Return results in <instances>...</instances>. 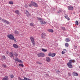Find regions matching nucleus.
Returning <instances> with one entry per match:
<instances>
[{
	"label": "nucleus",
	"mask_w": 80,
	"mask_h": 80,
	"mask_svg": "<svg viewBox=\"0 0 80 80\" xmlns=\"http://www.w3.org/2000/svg\"><path fill=\"white\" fill-rule=\"evenodd\" d=\"M75 61L74 60H69V62L67 63V65L69 68H73L72 65L71 64L72 63H75Z\"/></svg>",
	"instance_id": "1"
},
{
	"label": "nucleus",
	"mask_w": 80,
	"mask_h": 80,
	"mask_svg": "<svg viewBox=\"0 0 80 80\" xmlns=\"http://www.w3.org/2000/svg\"><path fill=\"white\" fill-rule=\"evenodd\" d=\"M7 37L9 38V39H10L11 40H14V42H17V41L16 40V39L14 37V36L13 35H12V34H8L7 35Z\"/></svg>",
	"instance_id": "2"
},
{
	"label": "nucleus",
	"mask_w": 80,
	"mask_h": 80,
	"mask_svg": "<svg viewBox=\"0 0 80 80\" xmlns=\"http://www.w3.org/2000/svg\"><path fill=\"white\" fill-rule=\"evenodd\" d=\"M37 55L38 57H45V54L43 52H40L37 54Z\"/></svg>",
	"instance_id": "3"
},
{
	"label": "nucleus",
	"mask_w": 80,
	"mask_h": 80,
	"mask_svg": "<svg viewBox=\"0 0 80 80\" xmlns=\"http://www.w3.org/2000/svg\"><path fill=\"white\" fill-rule=\"evenodd\" d=\"M31 3L32 4V6H34V7H38V4H37V3L33 1H31Z\"/></svg>",
	"instance_id": "4"
},
{
	"label": "nucleus",
	"mask_w": 80,
	"mask_h": 80,
	"mask_svg": "<svg viewBox=\"0 0 80 80\" xmlns=\"http://www.w3.org/2000/svg\"><path fill=\"white\" fill-rule=\"evenodd\" d=\"M30 39L32 43L34 46V45H35V41L34 40V38L33 37H30Z\"/></svg>",
	"instance_id": "5"
},
{
	"label": "nucleus",
	"mask_w": 80,
	"mask_h": 80,
	"mask_svg": "<svg viewBox=\"0 0 80 80\" xmlns=\"http://www.w3.org/2000/svg\"><path fill=\"white\" fill-rule=\"evenodd\" d=\"M15 61H17V62H18L19 63H22L23 62L21 60H19L18 58H16L15 59H14Z\"/></svg>",
	"instance_id": "6"
},
{
	"label": "nucleus",
	"mask_w": 80,
	"mask_h": 80,
	"mask_svg": "<svg viewBox=\"0 0 80 80\" xmlns=\"http://www.w3.org/2000/svg\"><path fill=\"white\" fill-rule=\"evenodd\" d=\"M69 10H73V7L71 6H69L68 7Z\"/></svg>",
	"instance_id": "7"
},
{
	"label": "nucleus",
	"mask_w": 80,
	"mask_h": 80,
	"mask_svg": "<svg viewBox=\"0 0 80 80\" xmlns=\"http://www.w3.org/2000/svg\"><path fill=\"white\" fill-rule=\"evenodd\" d=\"M45 37H46V34L44 32L42 33L41 34L42 38H45Z\"/></svg>",
	"instance_id": "8"
},
{
	"label": "nucleus",
	"mask_w": 80,
	"mask_h": 80,
	"mask_svg": "<svg viewBox=\"0 0 80 80\" xmlns=\"http://www.w3.org/2000/svg\"><path fill=\"white\" fill-rule=\"evenodd\" d=\"M13 46L14 48H18V46L16 44H13Z\"/></svg>",
	"instance_id": "9"
},
{
	"label": "nucleus",
	"mask_w": 80,
	"mask_h": 80,
	"mask_svg": "<svg viewBox=\"0 0 80 80\" xmlns=\"http://www.w3.org/2000/svg\"><path fill=\"white\" fill-rule=\"evenodd\" d=\"M2 22H5V23H6L7 24H10V22H9L4 19H2Z\"/></svg>",
	"instance_id": "10"
},
{
	"label": "nucleus",
	"mask_w": 80,
	"mask_h": 80,
	"mask_svg": "<svg viewBox=\"0 0 80 80\" xmlns=\"http://www.w3.org/2000/svg\"><path fill=\"white\" fill-rule=\"evenodd\" d=\"M24 79H22L20 78H19V80H31V79L27 78H25V77H24Z\"/></svg>",
	"instance_id": "11"
},
{
	"label": "nucleus",
	"mask_w": 80,
	"mask_h": 80,
	"mask_svg": "<svg viewBox=\"0 0 80 80\" xmlns=\"http://www.w3.org/2000/svg\"><path fill=\"white\" fill-rule=\"evenodd\" d=\"M8 76H6L5 77L2 78V80H8Z\"/></svg>",
	"instance_id": "12"
},
{
	"label": "nucleus",
	"mask_w": 80,
	"mask_h": 80,
	"mask_svg": "<svg viewBox=\"0 0 80 80\" xmlns=\"http://www.w3.org/2000/svg\"><path fill=\"white\" fill-rule=\"evenodd\" d=\"M46 60L47 62H49L50 61V59L49 57H47L46 58Z\"/></svg>",
	"instance_id": "13"
},
{
	"label": "nucleus",
	"mask_w": 80,
	"mask_h": 80,
	"mask_svg": "<svg viewBox=\"0 0 80 80\" xmlns=\"http://www.w3.org/2000/svg\"><path fill=\"white\" fill-rule=\"evenodd\" d=\"M72 75H73L75 76L76 77H77V76H78V73L75 72H74L72 73Z\"/></svg>",
	"instance_id": "14"
},
{
	"label": "nucleus",
	"mask_w": 80,
	"mask_h": 80,
	"mask_svg": "<svg viewBox=\"0 0 80 80\" xmlns=\"http://www.w3.org/2000/svg\"><path fill=\"white\" fill-rule=\"evenodd\" d=\"M26 15L27 17H29L30 16V13H29V12H28V11L27 10L26 11Z\"/></svg>",
	"instance_id": "15"
},
{
	"label": "nucleus",
	"mask_w": 80,
	"mask_h": 80,
	"mask_svg": "<svg viewBox=\"0 0 80 80\" xmlns=\"http://www.w3.org/2000/svg\"><path fill=\"white\" fill-rule=\"evenodd\" d=\"M9 56L11 58L13 57V52H11L9 53Z\"/></svg>",
	"instance_id": "16"
},
{
	"label": "nucleus",
	"mask_w": 80,
	"mask_h": 80,
	"mask_svg": "<svg viewBox=\"0 0 80 80\" xmlns=\"http://www.w3.org/2000/svg\"><path fill=\"white\" fill-rule=\"evenodd\" d=\"M64 17L65 18H66V19H67L68 20H70V18L68 17V16H67V15L66 14H65Z\"/></svg>",
	"instance_id": "17"
},
{
	"label": "nucleus",
	"mask_w": 80,
	"mask_h": 80,
	"mask_svg": "<svg viewBox=\"0 0 80 80\" xmlns=\"http://www.w3.org/2000/svg\"><path fill=\"white\" fill-rule=\"evenodd\" d=\"M49 32H51V33H53V30L52 29H48V30Z\"/></svg>",
	"instance_id": "18"
},
{
	"label": "nucleus",
	"mask_w": 80,
	"mask_h": 80,
	"mask_svg": "<svg viewBox=\"0 0 80 80\" xmlns=\"http://www.w3.org/2000/svg\"><path fill=\"white\" fill-rule=\"evenodd\" d=\"M40 23H41V24H44V25L47 24V22H45V21H41L40 22Z\"/></svg>",
	"instance_id": "19"
},
{
	"label": "nucleus",
	"mask_w": 80,
	"mask_h": 80,
	"mask_svg": "<svg viewBox=\"0 0 80 80\" xmlns=\"http://www.w3.org/2000/svg\"><path fill=\"white\" fill-rule=\"evenodd\" d=\"M65 41L66 42H70V39L68 38H66L65 39Z\"/></svg>",
	"instance_id": "20"
},
{
	"label": "nucleus",
	"mask_w": 80,
	"mask_h": 80,
	"mask_svg": "<svg viewBox=\"0 0 80 80\" xmlns=\"http://www.w3.org/2000/svg\"><path fill=\"white\" fill-rule=\"evenodd\" d=\"M67 52L66 49H64L63 51H62V54H65V53Z\"/></svg>",
	"instance_id": "21"
},
{
	"label": "nucleus",
	"mask_w": 80,
	"mask_h": 80,
	"mask_svg": "<svg viewBox=\"0 0 80 80\" xmlns=\"http://www.w3.org/2000/svg\"><path fill=\"white\" fill-rule=\"evenodd\" d=\"M14 33L15 35H18V34H19V32L18 31H14Z\"/></svg>",
	"instance_id": "22"
},
{
	"label": "nucleus",
	"mask_w": 80,
	"mask_h": 80,
	"mask_svg": "<svg viewBox=\"0 0 80 80\" xmlns=\"http://www.w3.org/2000/svg\"><path fill=\"white\" fill-rule=\"evenodd\" d=\"M65 45L66 47H68L69 46V44H68V43L66 42L65 44Z\"/></svg>",
	"instance_id": "23"
},
{
	"label": "nucleus",
	"mask_w": 80,
	"mask_h": 80,
	"mask_svg": "<svg viewBox=\"0 0 80 80\" xmlns=\"http://www.w3.org/2000/svg\"><path fill=\"white\" fill-rule=\"evenodd\" d=\"M56 55V53H52L51 54V57H55V56Z\"/></svg>",
	"instance_id": "24"
},
{
	"label": "nucleus",
	"mask_w": 80,
	"mask_h": 80,
	"mask_svg": "<svg viewBox=\"0 0 80 80\" xmlns=\"http://www.w3.org/2000/svg\"><path fill=\"white\" fill-rule=\"evenodd\" d=\"M15 12L17 14H18V15H19V11L18 10H16L15 11Z\"/></svg>",
	"instance_id": "25"
},
{
	"label": "nucleus",
	"mask_w": 80,
	"mask_h": 80,
	"mask_svg": "<svg viewBox=\"0 0 80 80\" xmlns=\"http://www.w3.org/2000/svg\"><path fill=\"white\" fill-rule=\"evenodd\" d=\"M14 55L16 57H17L18 56V53L17 52H14Z\"/></svg>",
	"instance_id": "26"
},
{
	"label": "nucleus",
	"mask_w": 80,
	"mask_h": 80,
	"mask_svg": "<svg viewBox=\"0 0 80 80\" xmlns=\"http://www.w3.org/2000/svg\"><path fill=\"white\" fill-rule=\"evenodd\" d=\"M2 59H3V60H5L6 58L5 57V56H3L2 57Z\"/></svg>",
	"instance_id": "27"
},
{
	"label": "nucleus",
	"mask_w": 80,
	"mask_h": 80,
	"mask_svg": "<svg viewBox=\"0 0 80 80\" xmlns=\"http://www.w3.org/2000/svg\"><path fill=\"white\" fill-rule=\"evenodd\" d=\"M42 50L43 52H46L47 51V50L43 48H42Z\"/></svg>",
	"instance_id": "28"
},
{
	"label": "nucleus",
	"mask_w": 80,
	"mask_h": 80,
	"mask_svg": "<svg viewBox=\"0 0 80 80\" xmlns=\"http://www.w3.org/2000/svg\"><path fill=\"white\" fill-rule=\"evenodd\" d=\"M2 67H4V68H7V66L6 65L3 64H2Z\"/></svg>",
	"instance_id": "29"
},
{
	"label": "nucleus",
	"mask_w": 80,
	"mask_h": 80,
	"mask_svg": "<svg viewBox=\"0 0 80 80\" xmlns=\"http://www.w3.org/2000/svg\"><path fill=\"white\" fill-rule=\"evenodd\" d=\"M9 4H11V5H13V2L12 1H10L9 2Z\"/></svg>",
	"instance_id": "30"
},
{
	"label": "nucleus",
	"mask_w": 80,
	"mask_h": 80,
	"mask_svg": "<svg viewBox=\"0 0 80 80\" xmlns=\"http://www.w3.org/2000/svg\"><path fill=\"white\" fill-rule=\"evenodd\" d=\"M52 53L51 52H49L48 54V55L49 57H51V55H52Z\"/></svg>",
	"instance_id": "31"
},
{
	"label": "nucleus",
	"mask_w": 80,
	"mask_h": 80,
	"mask_svg": "<svg viewBox=\"0 0 80 80\" xmlns=\"http://www.w3.org/2000/svg\"><path fill=\"white\" fill-rule=\"evenodd\" d=\"M10 77L11 78H14V76L12 74L11 75Z\"/></svg>",
	"instance_id": "32"
},
{
	"label": "nucleus",
	"mask_w": 80,
	"mask_h": 80,
	"mask_svg": "<svg viewBox=\"0 0 80 80\" xmlns=\"http://www.w3.org/2000/svg\"><path fill=\"white\" fill-rule=\"evenodd\" d=\"M29 25H30V26H34V24H33V23H30Z\"/></svg>",
	"instance_id": "33"
},
{
	"label": "nucleus",
	"mask_w": 80,
	"mask_h": 80,
	"mask_svg": "<svg viewBox=\"0 0 80 80\" xmlns=\"http://www.w3.org/2000/svg\"><path fill=\"white\" fill-rule=\"evenodd\" d=\"M75 23L76 25H78V22L77 21H76L75 22Z\"/></svg>",
	"instance_id": "34"
},
{
	"label": "nucleus",
	"mask_w": 80,
	"mask_h": 80,
	"mask_svg": "<svg viewBox=\"0 0 80 80\" xmlns=\"http://www.w3.org/2000/svg\"><path fill=\"white\" fill-rule=\"evenodd\" d=\"M19 65L20 67H23V64H19Z\"/></svg>",
	"instance_id": "35"
},
{
	"label": "nucleus",
	"mask_w": 80,
	"mask_h": 80,
	"mask_svg": "<svg viewBox=\"0 0 80 80\" xmlns=\"http://www.w3.org/2000/svg\"><path fill=\"white\" fill-rule=\"evenodd\" d=\"M32 5H32V3L29 4V7H32Z\"/></svg>",
	"instance_id": "36"
},
{
	"label": "nucleus",
	"mask_w": 80,
	"mask_h": 80,
	"mask_svg": "<svg viewBox=\"0 0 80 80\" xmlns=\"http://www.w3.org/2000/svg\"><path fill=\"white\" fill-rule=\"evenodd\" d=\"M38 20L42 21V18H38Z\"/></svg>",
	"instance_id": "37"
},
{
	"label": "nucleus",
	"mask_w": 80,
	"mask_h": 80,
	"mask_svg": "<svg viewBox=\"0 0 80 80\" xmlns=\"http://www.w3.org/2000/svg\"><path fill=\"white\" fill-rule=\"evenodd\" d=\"M61 28L63 30H65V28L64 27H62Z\"/></svg>",
	"instance_id": "38"
},
{
	"label": "nucleus",
	"mask_w": 80,
	"mask_h": 80,
	"mask_svg": "<svg viewBox=\"0 0 80 80\" xmlns=\"http://www.w3.org/2000/svg\"><path fill=\"white\" fill-rule=\"evenodd\" d=\"M60 71H58L57 72V73H58V74H59V73H60Z\"/></svg>",
	"instance_id": "39"
},
{
	"label": "nucleus",
	"mask_w": 80,
	"mask_h": 80,
	"mask_svg": "<svg viewBox=\"0 0 80 80\" xmlns=\"http://www.w3.org/2000/svg\"><path fill=\"white\" fill-rule=\"evenodd\" d=\"M68 76H71V75L70 74V73L69 72L68 73Z\"/></svg>",
	"instance_id": "40"
},
{
	"label": "nucleus",
	"mask_w": 80,
	"mask_h": 80,
	"mask_svg": "<svg viewBox=\"0 0 80 80\" xmlns=\"http://www.w3.org/2000/svg\"><path fill=\"white\" fill-rule=\"evenodd\" d=\"M25 7H26V8H27L28 7V6L27 5H25Z\"/></svg>",
	"instance_id": "41"
},
{
	"label": "nucleus",
	"mask_w": 80,
	"mask_h": 80,
	"mask_svg": "<svg viewBox=\"0 0 80 80\" xmlns=\"http://www.w3.org/2000/svg\"><path fill=\"white\" fill-rule=\"evenodd\" d=\"M7 54H8V51H7L6 52Z\"/></svg>",
	"instance_id": "42"
},
{
	"label": "nucleus",
	"mask_w": 80,
	"mask_h": 80,
	"mask_svg": "<svg viewBox=\"0 0 80 80\" xmlns=\"http://www.w3.org/2000/svg\"><path fill=\"white\" fill-rule=\"evenodd\" d=\"M2 20V18H1L0 17V20Z\"/></svg>",
	"instance_id": "43"
},
{
	"label": "nucleus",
	"mask_w": 80,
	"mask_h": 80,
	"mask_svg": "<svg viewBox=\"0 0 80 80\" xmlns=\"http://www.w3.org/2000/svg\"><path fill=\"white\" fill-rule=\"evenodd\" d=\"M76 47H77V46H76Z\"/></svg>",
	"instance_id": "44"
},
{
	"label": "nucleus",
	"mask_w": 80,
	"mask_h": 80,
	"mask_svg": "<svg viewBox=\"0 0 80 80\" xmlns=\"http://www.w3.org/2000/svg\"><path fill=\"white\" fill-rule=\"evenodd\" d=\"M80 68V67H79Z\"/></svg>",
	"instance_id": "45"
}]
</instances>
